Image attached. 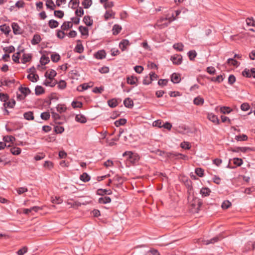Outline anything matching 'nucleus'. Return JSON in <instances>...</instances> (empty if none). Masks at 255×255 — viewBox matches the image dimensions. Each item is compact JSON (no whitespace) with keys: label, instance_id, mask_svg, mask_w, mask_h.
<instances>
[{"label":"nucleus","instance_id":"17","mask_svg":"<svg viewBox=\"0 0 255 255\" xmlns=\"http://www.w3.org/2000/svg\"><path fill=\"white\" fill-rule=\"evenodd\" d=\"M41 38L39 34H34L31 41L32 45L38 44L41 41Z\"/></svg>","mask_w":255,"mask_h":255},{"label":"nucleus","instance_id":"50","mask_svg":"<svg viewBox=\"0 0 255 255\" xmlns=\"http://www.w3.org/2000/svg\"><path fill=\"white\" fill-rule=\"evenodd\" d=\"M50 115L49 112H43L40 115V118L43 120L47 121L50 118Z\"/></svg>","mask_w":255,"mask_h":255},{"label":"nucleus","instance_id":"25","mask_svg":"<svg viewBox=\"0 0 255 255\" xmlns=\"http://www.w3.org/2000/svg\"><path fill=\"white\" fill-rule=\"evenodd\" d=\"M19 90L20 92L25 96V97L29 94L31 93V91L28 87H22L20 86L19 88Z\"/></svg>","mask_w":255,"mask_h":255},{"label":"nucleus","instance_id":"51","mask_svg":"<svg viewBox=\"0 0 255 255\" xmlns=\"http://www.w3.org/2000/svg\"><path fill=\"white\" fill-rule=\"evenodd\" d=\"M238 149H240V151L246 153L249 151H254L255 149L254 148H251L250 147H239Z\"/></svg>","mask_w":255,"mask_h":255},{"label":"nucleus","instance_id":"35","mask_svg":"<svg viewBox=\"0 0 255 255\" xmlns=\"http://www.w3.org/2000/svg\"><path fill=\"white\" fill-rule=\"evenodd\" d=\"M84 51V47L81 43H77L74 49V51L78 53H81Z\"/></svg>","mask_w":255,"mask_h":255},{"label":"nucleus","instance_id":"5","mask_svg":"<svg viewBox=\"0 0 255 255\" xmlns=\"http://www.w3.org/2000/svg\"><path fill=\"white\" fill-rule=\"evenodd\" d=\"M56 75V72L54 70L51 69L49 73H48L47 71L46 72L44 76L46 78L49 79L50 81H52Z\"/></svg>","mask_w":255,"mask_h":255},{"label":"nucleus","instance_id":"60","mask_svg":"<svg viewBox=\"0 0 255 255\" xmlns=\"http://www.w3.org/2000/svg\"><path fill=\"white\" fill-rule=\"evenodd\" d=\"M75 13L77 16L81 17L84 14V10L82 7H79L75 10Z\"/></svg>","mask_w":255,"mask_h":255},{"label":"nucleus","instance_id":"36","mask_svg":"<svg viewBox=\"0 0 255 255\" xmlns=\"http://www.w3.org/2000/svg\"><path fill=\"white\" fill-rule=\"evenodd\" d=\"M188 56L190 60L193 61L197 56V53L195 50H190L188 53Z\"/></svg>","mask_w":255,"mask_h":255},{"label":"nucleus","instance_id":"7","mask_svg":"<svg viewBox=\"0 0 255 255\" xmlns=\"http://www.w3.org/2000/svg\"><path fill=\"white\" fill-rule=\"evenodd\" d=\"M171 80L174 83H179L180 81V75L178 73H174L171 76Z\"/></svg>","mask_w":255,"mask_h":255},{"label":"nucleus","instance_id":"64","mask_svg":"<svg viewBox=\"0 0 255 255\" xmlns=\"http://www.w3.org/2000/svg\"><path fill=\"white\" fill-rule=\"evenodd\" d=\"M43 166L45 168L51 169L53 167V164L51 161H45L43 164Z\"/></svg>","mask_w":255,"mask_h":255},{"label":"nucleus","instance_id":"34","mask_svg":"<svg viewBox=\"0 0 255 255\" xmlns=\"http://www.w3.org/2000/svg\"><path fill=\"white\" fill-rule=\"evenodd\" d=\"M80 179L84 182L89 181L90 180V176L86 172L80 175Z\"/></svg>","mask_w":255,"mask_h":255},{"label":"nucleus","instance_id":"45","mask_svg":"<svg viewBox=\"0 0 255 255\" xmlns=\"http://www.w3.org/2000/svg\"><path fill=\"white\" fill-rule=\"evenodd\" d=\"M232 111L228 107L223 106L220 108V112L224 114H229Z\"/></svg>","mask_w":255,"mask_h":255},{"label":"nucleus","instance_id":"13","mask_svg":"<svg viewBox=\"0 0 255 255\" xmlns=\"http://www.w3.org/2000/svg\"><path fill=\"white\" fill-rule=\"evenodd\" d=\"M24 51V49H23L21 50L20 51L17 52L15 54H14L12 56V60L15 63H19V56H20V53L22 52H23Z\"/></svg>","mask_w":255,"mask_h":255},{"label":"nucleus","instance_id":"18","mask_svg":"<svg viewBox=\"0 0 255 255\" xmlns=\"http://www.w3.org/2000/svg\"><path fill=\"white\" fill-rule=\"evenodd\" d=\"M23 117L25 119L28 121L33 120L34 119L33 113L31 111L24 113L23 114Z\"/></svg>","mask_w":255,"mask_h":255},{"label":"nucleus","instance_id":"30","mask_svg":"<svg viewBox=\"0 0 255 255\" xmlns=\"http://www.w3.org/2000/svg\"><path fill=\"white\" fill-rule=\"evenodd\" d=\"M50 62V59L48 57L45 55H42L40 58V62L42 65H45L46 64Z\"/></svg>","mask_w":255,"mask_h":255},{"label":"nucleus","instance_id":"59","mask_svg":"<svg viewBox=\"0 0 255 255\" xmlns=\"http://www.w3.org/2000/svg\"><path fill=\"white\" fill-rule=\"evenodd\" d=\"M9 99V97L7 94L0 93V100L1 101L5 103Z\"/></svg>","mask_w":255,"mask_h":255},{"label":"nucleus","instance_id":"56","mask_svg":"<svg viewBox=\"0 0 255 255\" xmlns=\"http://www.w3.org/2000/svg\"><path fill=\"white\" fill-rule=\"evenodd\" d=\"M195 172L199 177H201L204 176V170L201 168H196Z\"/></svg>","mask_w":255,"mask_h":255},{"label":"nucleus","instance_id":"37","mask_svg":"<svg viewBox=\"0 0 255 255\" xmlns=\"http://www.w3.org/2000/svg\"><path fill=\"white\" fill-rule=\"evenodd\" d=\"M233 163L235 166H240L243 163V161L241 158L236 157L233 159Z\"/></svg>","mask_w":255,"mask_h":255},{"label":"nucleus","instance_id":"2","mask_svg":"<svg viewBox=\"0 0 255 255\" xmlns=\"http://www.w3.org/2000/svg\"><path fill=\"white\" fill-rule=\"evenodd\" d=\"M170 60L175 65H180L182 61V57L180 55H174L171 57Z\"/></svg>","mask_w":255,"mask_h":255},{"label":"nucleus","instance_id":"47","mask_svg":"<svg viewBox=\"0 0 255 255\" xmlns=\"http://www.w3.org/2000/svg\"><path fill=\"white\" fill-rule=\"evenodd\" d=\"M85 8H88L92 4V0H84L82 2Z\"/></svg>","mask_w":255,"mask_h":255},{"label":"nucleus","instance_id":"14","mask_svg":"<svg viewBox=\"0 0 255 255\" xmlns=\"http://www.w3.org/2000/svg\"><path fill=\"white\" fill-rule=\"evenodd\" d=\"M111 202V199L110 197L108 196H105L100 197L98 199V203L100 204H107L110 203Z\"/></svg>","mask_w":255,"mask_h":255},{"label":"nucleus","instance_id":"61","mask_svg":"<svg viewBox=\"0 0 255 255\" xmlns=\"http://www.w3.org/2000/svg\"><path fill=\"white\" fill-rule=\"evenodd\" d=\"M181 148L185 149H189L191 148V146L188 142L184 141L181 142L180 144Z\"/></svg>","mask_w":255,"mask_h":255},{"label":"nucleus","instance_id":"21","mask_svg":"<svg viewBox=\"0 0 255 255\" xmlns=\"http://www.w3.org/2000/svg\"><path fill=\"white\" fill-rule=\"evenodd\" d=\"M45 93L44 89L41 86H36L35 89V94L36 96L43 94Z\"/></svg>","mask_w":255,"mask_h":255},{"label":"nucleus","instance_id":"49","mask_svg":"<svg viewBox=\"0 0 255 255\" xmlns=\"http://www.w3.org/2000/svg\"><path fill=\"white\" fill-rule=\"evenodd\" d=\"M3 140L5 142H13L15 140V138L12 135H7L3 137Z\"/></svg>","mask_w":255,"mask_h":255},{"label":"nucleus","instance_id":"9","mask_svg":"<svg viewBox=\"0 0 255 255\" xmlns=\"http://www.w3.org/2000/svg\"><path fill=\"white\" fill-rule=\"evenodd\" d=\"M124 104L128 108L131 109L133 107V102L129 98H127L124 100Z\"/></svg>","mask_w":255,"mask_h":255},{"label":"nucleus","instance_id":"3","mask_svg":"<svg viewBox=\"0 0 255 255\" xmlns=\"http://www.w3.org/2000/svg\"><path fill=\"white\" fill-rule=\"evenodd\" d=\"M106 56V53L104 50H99L94 54V57L98 59H103Z\"/></svg>","mask_w":255,"mask_h":255},{"label":"nucleus","instance_id":"28","mask_svg":"<svg viewBox=\"0 0 255 255\" xmlns=\"http://www.w3.org/2000/svg\"><path fill=\"white\" fill-rule=\"evenodd\" d=\"M78 29L82 35L88 36L89 35V30L87 27L80 26Z\"/></svg>","mask_w":255,"mask_h":255},{"label":"nucleus","instance_id":"11","mask_svg":"<svg viewBox=\"0 0 255 255\" xmlns=\"http://www.w3.org/2000/svg\"><path fill=\"white\" fill-rule=\"evenodd\" d=\"M138 81L137 78L133 76H128L127 77V82L130 85H136Z\"/></svg>","mask_w":255,"mask_h":255},{"label":"nucleus","instance_id":"43","mask_svg":"<svg viewBox=\"0 0 255 255\" xmlns=\"http://www.w3.org/2000/svg\"><path fill=\"white\" fill-rule=\"evenodd\" d=\"M108 104L111 108H115L118 105V103L115 99L108 100Z\"/></svg>","mask_w":255,"mask_h":255},{"label":"nucleus","instance_id":"22","mask_svg":"<svg viewBox=\"0 0 255 255\" xmlns=\"http://www.w3.org/2000/svg\"><path fill=\"white\" fill-rule=\"evenodd\" d=\"M204 102V99L200 96L196 97L193 100L194 104L197 106H201L203 105Z\"/></svg>","mask_w":255,"mask_h":255},{"label":"nucleus","instance_id":"57","mask_svg":"<svg viewBox=\"0 0 255 255\" xmlns=\"http://www.w3.org/2000/svg\"><path fill=\"white\" fill-rule=\"evenodd\" d=\"M57 84L58 87L60 89L63 90L65 89L66 87V83L64 80H60L58 83L57 82Z\"/></svg>","mask_w":255,"mask_h":255},{"label":"nucleus","instance_id":"40","mask_svg":"<svg viewBox=\"0 0 255 255\" xmlns=\"http://www.w3.org/2000/svg\"><path fill=\"white\" fill-rule=\"evenodd\" d=\"M248 138L247 135L244 134L236 135L235 136V139L237 141H246L248 140Z\"/></svg>","mask_w":255,"mask_h":255},{"label":"nucleus","instance_id":"26","mask_svg":"<svg viewBox=\"0 0 255 255\" xmlns=\"http://www.w3.org/2000/svg\"><path fill=\"white\" fill-rule=\"evenodd\" d=\"M211 190L208 188H202L200 190V193L203 197H206L210 195Z\"/></svg>","mask_w":255,"mask_h":255},{"label":"nucleus","instance_id":"53","mask_svg":"<svg viewBox=\"0 0 255 255\" xmlns=\"http://www.w3.org/2000/svg\"><path fill=\"white\" fill-rule=\"evenodd\" d=\"M56 36L58 38L62 39H63L65 37V33L62 31V30L58 29L56 30Z\"/></svg>","mask_w":255,"mask_h":255},{"label":"nucleus","instance_id":"63","mask_svg":"<svg viewBox=\"0 0 255 255\" xmlns=\"http://www.w3.org/2000/svg\"><path fill=\"white\" fill-rule=\"evenodd\" d=\"M250 108L249 104L247 103H244L241 106V109L243 111H247Z\"/></svg>","mask_w":255,"mask_h":255},{"label":"nucleus","instance_id":"4","mask_svg":"<svg viewBox=\"0 0 255 255\" xmlns=\"http://www.w3.org/2000/svg\"><path fill=\"white\" fill-rule=\"evenodd\" d=\"M130 45V43L128 39H123L119 43V47L122 51H124L127 49V46Z\"/></svg>","mask_w":255,"mask_h":255},{"label":"nucleus","instance_id":"62","mask_svg":"<svg viewBox=\"0 0 255 255\" xmlns=\"http://www.w3.org/2000/svg\"><path fill=\"white\" fill-rule=\"evenodd\" d=\"M231 203L228 200H227L224 201L221 206L223 209H227L229 208L231 206Z\"/></svg>","mask_w":255,"mask_h":255},{"label":"nucleus","instance_id":"27","mask_svg":"<svg viewBox=\"0 0 255 255\" xmlns=\"http://www.w3.org/2000/svg\"><path fill=\"white\" fill-rule=\"evenodd\" d=\"M48 24L50 28L53 29L58 26L59 22L57 20L51 19L48 21Z\"/></svg>","mask_w":255,"mask_h":255},{"label":"nucleus","instance_id":"12","mask_svg":"<svg viewBox=\"0 0 255 255\" xmlns=\"http://www.w3.org/2000/svg\"><path fill=\"white\" fill-rule=\"evenodd\" d=\"M112 194V192L111 190L99 189L97 191V194L101 196H104V195H111Z\"/></svg>","mask_w":255,"mask_h":255},{"label":"nucleus","instance_id":"31","mask_svg":"<svg viewBox=\"0 0 255 255\" xmlns=\"http://www.w3.org/2000/svg\"><path fill=\"white\" fill-rule=\"evenodd\" d=\"M10 151L12 154L17 155L21 153V150L19 147H13L10 149Z\"/></svg>","mask_w":255,"mask_h":255},{"label":"nucleus","instance_id":"54","mask_svg":"<svg viewBox=\"0 0 255 255\" xmlns=\"http://www.w3.org/2000/svg\"><path fill=\"white\" fill-rule=\"evenodd\" d=\"M79 0H70L69 4H70L71 3H72V6H71V8L75 9L79 6Z\"/></svg>","mask_w":255,"mask_h":255},{"label":"nucleus","instance_id":"52","mask_svg":"<svg viewBox=\"0 0 255 255\" xmlns=\"http://www.w3.org/2000/svg\"><path fill=\"white\" fill-rule=\"evenodd\" d=\"M71 105L72 107L74 109L77 108H80L82 107L83 104L81 102L74 101L72 102Z\"/></svg>","mask_w":255,"mask_h":255},{"label":"nucleus","instance_id":"38","mask_svg":"<svg viewBox=\"0 0 255 255\" xmlns=\"http://www.w3.org/2000/svg\"><path fill=\"white\" fill-rule=\"evenodd\" d=\"M51 59L52 62L56 63L59 61L60 59V56L58 53H53L51 55Z\"/></svg>","mask_w":255,"mask_h":255},{"label":"nucleus","instance_id":"20","mask_svg":"<svg viewBox=\"0 0 255 255\" xmlns=\"http://www.w3.org/2000/svg\"><path fill=\"white\" fill-rule=\"evenodd\" d=\"M27 78L32 82H36L39 79V76L36 74H30L27 76Z\"/></svg>","mask_w":255,"mask_h":255},{"label":"nucleus","instance_id":"33","mask_svg":"<svg viewBox=\"0 0 255 255\" xmlns=\"http://www.w3.org/2000/svg\"><path fill=\"white\" fill-rule=\"evenodd\" d=\"M15 105V101L14 99H11L9 102H5L3 104V106H6L7 108H13Z\"/></svg>","mask_w":255,"mask_h":255},{"label":"nucleus","instance_id":"44","mask_svg":"<svg viewBox=\"0 0 255 255\" xmlns=\"http://www.w3.org/2000/svg\"><path fill=\"white\" fill-rule=\"evenodd\" d=\"M227 63L236 67L239 66V62L234 58H229L227 60Z\"/></svg>","mask_w":255,"mask_h":255},{"label":"nucleus","instance_id":"29","mask_svg":"<svg viewBox=\"0 0 255 255\" xmlns=\"http://www.w3.org/2000/svg\"><path fill=\"white\" fill-rule=\"evenodd\" d=\"M192 182L191 180L189 179H187L185 182V185L186 187V188L188 189V193L189 194H190V192L192 190L193 187H192Z\"/></svg>","mask_w":255,"mask_h":255},{"label":"nucleus","instance_id":"16","mask_svg":"<svg viewBox=\"0 0 255 255\" xmlns=\"http://www.w3.org/2000/svg\"><path fill=\"white\" fill-rule=\"evenodd\" d=\"M32 58V55L31 54H25L24 53L22 55V58L21 59V62L23 64H25L31 60Z\"/></svg>","mask_w":255,"mask_h":255},{"label":"nucleus","instance_id":"6","mask_svg":"<svg viewBox=\"0 0 255 255\" xmlns=\"http://www.w3.org/2000/svg\"><path fill=\"white\" fill-rule=\"evenodd\" d=\"M221 239V236L220 235L217 236L216 237H215L213 238L212 239L210 240H207L204 241V244L206 245H208L210 244H214L217 242H218L219 240H220Z\"/></svg>","mask_w":255,"mask_h":255},{"label":"nucleus","instance_id":"58","mask_svg":"<svg viewBox=\"0 0 255 255\" xmlns=\"http://www.w3.org/2000/svg\"><path fill=\"white\" fill-rule=\"evenodd\" d=\"M246 22L248 25L255 26V21L253 17L247 18L246 19Z\"/></svg>","mask_w":255,"mask_h":255},{"label":"nucleus","instance_id":"19","mask_svg":"<svg viewBox=\"0 0 255 255\" xmlns=\"http://www.w3.org/2000/svg\"><path fill=\"white\" fill-rule=\"evenodd\" d=\"M0 30L5 34H8L10 31V27L6 24L0 25Z\"/></svg>","mask_w":255,"mask_h":255},{"label":"nucleus","instance_id":"39","mask_svg":"<svg viewBox=\"0 0 255 255\" xmlns=\"http://www.w3.org/2000/svg\"><path fill=\"white\" fill-rule=\"evenodd\" d=\"M113 180L116 181L117 183L123 184L124 182V178L122 176L119 175L118 174H116L113 177Z\"/></svg>","mask_w":255,"mask_h":255},{"label":"nucleus","instance_id":"46","mask_svg":"<svg viewBox=\"0 0 255 255\" xmlns=\"http://www.w3.org/2000/svg\"><path fill=\"white\" fill-rule=\"evenodd\" d=\"M54 15L55 17L62 18L64 16V13L61 10H54Z\"/></svg>","mask_w":255,"mask_h":255},{"label":"nucleus","instance_id":"1","mask_svg":"<svg viewBox=\"0 0 255 255\" xmlns=\"http://www.w3.org/2000/svg\"><path fill=\"white\" fill-rule=\"evenodd\" d=\"M11 27L13 32L15 35L21 34L22 33V30L18 24L16 22H12L11 23Z\"/></svg>","mask_w":255,"mask_h":255},{"label":"nucleus","instance_id":"32","mask_svg":"<svg viewBox=\"0 0 255 255\" xmlns=\"http://www.w3.org/2000/svg\"><path fill=\"white\" fill-rule=\"evenodd\" d=\"M127 123V120L126 119H120L118 120H117L115 122V125L118 127L120 126L124 125Z\"/></svg>","mask_w":255,"mask_h":255},{"label":"nucleus","instance_id":"8","mask_svg":"<svg viewBox=\"0 0 255 255\" xmlns=\"http://www.w3.org/2000/svg\"><path fill=\"white\" fill-rule=\"evenodd\" d=\"M208 119L216 125H219L220 124V121L217 116L213 114H209Z\"/></svg>","mask_w":255,"mask_h":255},{"label":"nucleus","instance_id":"42","mask_svg":"<svg viewBox=\"0 0 255 255\" xmlns=\"http://www.w3.org/2000/svg\"><path fill=\"white\" fill-rule=\"evenodd\" d=\"M194 201L197 202L196 210H197V212H198L200 210V208L203 204V202L201 200V199H200L197 197H194Z\"/></svg>","mask_w":255,"mask_h":255},{"label":"nucleus","instance_id":"24","mask_svg":"<svg viewBox=\"0 0 255 255\" xmlns=\"http://www.w3.org/2000/svg\"><path fill=\"white\" fill-rule=\"evenodd\" d=\"M75 120L80 123H85L87 122L86 118L82 115H77L75 117Z\"/></svg>","mask_w":255,"mask_h":255},{"label":"nucleus","instance_id":"23","mask_svg":"<svg viewBox=\"0 0 255 255\" xmlns=\"http://www.w3.org/2000/svg\"><path fill=\"white\" fill-rule=\"evenodd\" d=\"M122 27L118 24H115L112 29L113 34L114 35H118L121 31Z\"/></svg>","mask_w":255,"mask_h":255},{"label":"nucleus","instance_id":"10","mask_svg":"<svg viewBox=\"0 0 255 255\" xmlns=\"http://www.w3.org/2000/svg\"><path fill=\"white\" fill-rule=\"evenodd\" d=\"M73 24L71 21H64L61 26L62 31L67 30L68 29L72 28Z\"/></svg>","mask_w":255,"mask_h":255},{"label":"nucleus","instance_id":"41","mask_svg":"<svg viewBox=\"0 0 255 255\" xmlns=\"http://www.w3.org/2000/svg\"><path fill=\"white\" fill-rule=\"evenodd\" d=\"M183 47L184 45L181 43H175L173 46L174 49L179 51H182L183 50Z\"/></svg>","mask_w":255,"mask_h":255},{"label":"nucleus","instance_id":"15","mask_svg":"<svg viewBox=\"0 0 255 255\" xmlns=\"http://www.w3.org/2000/svg\"><path fill=\"white\" fill-rule=\"evenodd\" d=\"M83 22L84 23L88 26H90L92 25L93 23V20L91 18V17L89 15H86L84 17Z\"/></svg>","mask_w":255,"mask_h":255},{"label":"nucleus","instance_id":"55","mask_svg":"<svg viewBox=\"0 0 255 255\" xmlns=\"http://www.w3.org/2000/svg\"><path fill=\"white\" fill-rule=\"evenodd\" d=\"M54 130L56 133H62L64 131V128L61 126H56L54 127Z\"/></svg>","mask_w":255,"mask_h":255},{"label":"nucleus","instance_id":"48","mask_svg":"<svg viewBox=\"0 0 255 255\" xmlns=\"http://www.w3.org/2000/svg\"><path fill=\"white\" fill-rule=\"evenodd\" d=\"M57 84V82L56 80H55L54 82H52V81H48L45 80L43 83V84L46 86H50L51 87H54Z\"/></svg>","mask_w":255,"mask_h":255}]
</instances>
